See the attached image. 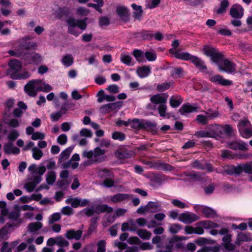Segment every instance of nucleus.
<instances>
[{
	"mask_svg": "<svg viewBox=\"0 0 252 252\" xmlns=\"http://www.w3.org/2000/svg\"><path fill=\"white\" fill-rule=\"evenodd\" d=\"M204 54L211 58V60L216 63L220 71L227 73H232L235 71L236 64L227 59H224L223 55L219 52L216 48L204 45L202 47Z\"/></svg>",
	"mask_w": 252,
	"mask_h": 252,
	"instance_id": "f257e3e1",
	"label": "nucleus"
},
{
	"mask_svg": "<svg viewBox=\"0 0 252 252\" xmlns=\"http://www.w3.org/2000/svg\"><path fill=\"white\" fill-rule=\"evenodd\" d=\"M87 18L82 20H75L73 18H68L66 22L68 25V32L75 36H78L79 33L74 29L75 27H78L82 30H85L87 28L86 21Z\"/></svg>",
	"mask_w": 252,
	"mask_h": 252,
	"instance_id": "f03ea898",
	"label": "nucleus"
},
{
	"mask_svg": "<svg viewBox=\"0 0 252 252\" xmlns=\"http://www.w3.org/2000/svg\"><path fill=\"white\" fill-rule=\"evenodd\" d=\"M41 84V80H32L24 87L25 92L30 96L35 97L38 91L37 88Z\"/></svg>",
	"mask_w": 252,
	"mask_h": 252,
	"instance_id": "7ed1b4c3",
	"label": "nucleus"
},
{
	"mask_svg": "<svg viewBox=\"0 0 252 252\" xmlns=\"http://www.w3.org/2000/svg\"><path fill=\"white\" fill-rule=\"evenodd\" d=\"M182 60L190 61L194 64L196 68L202 71L207 69V66L203 60L196 56L191 55L189 53H187L183 56Z\"/></svg>",
	"mask_w": 252,
	"mask_h": 252,
	"instance_id": "20e7f679",
	"label": "nucleus"
},
{
	"mask_svg": "<svg viewBox=\"0 0 252 252\" xmlns=\"http://www.w3.org/2000/svg\"><path fill=\"white\" fill-rule=\"evenodd\" d=\"M17 51L23 52L25 50L29 51L31 49H34L37 45L35 42L30 41L26 38L20 39L17 42Z\"/></svg>",
	"mask_w": 252,
	"mask_h": 252,
	"instance_id": "39448f33",
	"label": "nucleus"
},
{
	"mask_svg": "<svg viewBox=\"0 0 252 252\" xmlns=\"http://www.w3.org/2000/svg\"><path fill=\"white\" fill-rule=\"evenodd\" d=\"M9 68L6 70V74L10 76V78L14 75H17L18 72L22 69V64L20 61L17 60H12L8 63Z\"/></svg>",
	"mask_w": 252,
	"mask_h": 252,
	"instance_id": "423d86ee",
	"label": "nucleus"
},
{
	"mask_svg": "<svg viewBox=\"0 0 252 252\" xmlns=\"http://www.w3.org/2000/svg\"><path fill=\"white\" fill-rule=\"evenodd\" d=\"M146 165L150 168L157 170H163L164 171H171L174 169V167L170 164L162 162H153L147 161Z\"/></svg>",
	"mask_w": 252,
	"mask_h": 252,
	"instance_id": "0eeeda50",
	"label": "nucleus"
},
{
	"mask_svg": "<svg viewBox=\"0 0 252 252\" xmlns=\"http://www.w3.org/2000/svg\"><path fill=\"white\" fill-rule=\"evenodd\" d=\"M199 219V217L197 215L189 212L182 213L179 217L180 221L187 224L191 223Z\"/></svg>",
	"mask_w": 252,
	"mask_h": 252,
	"instance_id": "6e6552de",
	"label": "nucleus"
},
{
	"mask_svg": "<svg viewBox=\"0 0 252 252\" xmlns=\"http://www.w3.org/2000/svg\"><path fill=\"white\" fill-rule=\"evenodd\" d=\"M116 12L123 22L126 23L129 21V11L127 7L118 5L116 7Z\"/></svg>",
	"mask_w": 252,
	"mask_h": 252,
	"instance_id": "1a4fd4ad",
	"label": "nucleus"
},
{
	"mask_svg": "<svg viewBox=\"0 0 252 252\" xmlns=\"http://www.w3.org/2000/svg\"><path fill=\"white\" fill-rule=\"evenodd\" d=\"M141 129H144L151 132L153 134L157 133V124L155 122H151L145 120L141 119Z\"/></svg>",
	"mask_w": 252,
	"mask_h": 252,
	"instance_id": "9d476101",
	"label": "nucleus"
},
{
	"mask_svg": "<svg viewBox=\"0 0 252 252\" xmlns=\"http://www.w3.org/2000/svg\"><path fill=\"white\" fill-rule=\"evenodd\" d=\"M210 81L223 86H229L232 85V82L230 80L225 79L222 76L217 74L210 77Z\"/></svg>",
	"mask_w": 252,
	"mask_h": 252,
	"instance_id": "9b49d317",
	"label": "nucleus"
},
{
	"mask_svg": "<svg viewBox=\"0 0 252 252\" xmlns=\"http://www.w3.org/2000/svg\"><path fill=\"white\" fill-rule=\"evenodd\" d=\"M179 45V42L178 40H174L172 44L173 47L169 49V52L170 54H172L175 58L182 60L183 56L188 52H180L179 49H177Z\"/></svg>",
	"mask_w": 252,
	"mask_h": 252,
	"instance_id": "f8f14e48",
	"label": "nucleus"
},
{
	"mask_svg": "<svg viewBox=\"0 0 252 252\" xmlns=\"http://www.w3.org/2000/svg\"><path fill=\"white\" fill-rule=\"evenodd\" d=\"M24 56L25 61L29 64H38L42 61L41 55L38 53L26 54Z\"/></svg>",
	"mask_w": 252,
	"mask_h": 252,
	"instance_id": "ddd939ff",
	"label": "nucleus"
},
{
	"mask_svg": "<svg viewBox=\"0 0 252 252\" xmlns=\"http://www.w3.org/2000/svg\"><path fill=\"white\" fill-rule=\"evenodd\" d=\"M229 14L235 19H241L244 15V9L239 4H234L230 9Z\"/></svg>",
	"mask_w": 252,
	"mask_h": 252,
	"instance_id": "4468645a",
	"label": "nucleus"
},
{
	"mask_svg": "<svg viewBox=\"0 0 252 252\" xmlns=\"http://www.w3.org/2000/svg\"><path fill=\"white\" fill-rule=\"evenodd\" d=\"M154 36V34L151 31L142 30L134 33V37L141 38L144 40H151Z\"/></svg>",
	"mask_w": 252,
	"mask_h": 252,
	"instance_id": "2eb2a0df",
	"label": "nucleus"
},
{
	"mask_svg": "<svg viewBox=\"0 0 252 252\" xmlns=\"http://www.w3.org/2000/svg\"><path fill=\"white\" fill-rule=\"evenodd\" d=\"M185 176L189 178L190 181H197V182H204L206 180L204 177V173L195 172L189 173L187 172H184Z\"/></svg>",
	"mask_w": 252,
	"mask_h": 252,
	"instance_id": "dca6fc26",
	"label": "nucleus"
},
{
	"mask_svg": "<svg viewBox=\"0 0 252 252\" xmlns=\"http://www.w3.org/2000/svg\"><path fill=\"white\" fill-rule=\"evenodd\" d=\"M228 147L233 150H240L241 151H246L248 150L247 144L244 142H239L236 141H233L227 143Z\"/></svg>",
	"mask_w": 252,
	"mask_h": 252,
	"instance_id": "f3484780",
	"label": "nucleus"
},
{
	"mask_svg": "<svg viewBox=\"0 0 252 252\" xmlns=\"http://www.w3.org/2000/svg\"><path fill=\"white\" fill-rule=\"evenodd\" d=\"M3 150L4 153L6 155H10L12 154L17 155L19 154L20 151L19 148L14 146L13 143L9 142L4 144L3 147Z\"/></svg>",
	"mask_w": 252,
	"mask_h": 252,
	"instance_id": "a211bd4d",
	"label": "nucleus"
},
{
	"mask_svg": "<svg viewBox=\"0 0 252 252\" xmlns=\"http://www.w3.org/2000/svg\"><path fill=\"white\" fill-rule=\"evenodd\" d=\"M82 233L83 231L81 230L75 231L72 229L66 232L65 237L69 240L74 239L76 240H78L81 238Z\"/></svg>",
	"mask_w": 252,
	"mask_h": 252,
	"instance_id": "6ab92c4d",
	"label": "nucleus"
},
{
	"mask_svg": "<svg viewBox=\"0 0 252 252\" xmlns=\"http://www.w3.org/2000/svg\"><path fill=\"white\" fill-rule=\"evenodd\" d=\"M236 171L239 174L243 172L249 174H252V161L246 164H241L237 165Z\"/></svg>",
	"mask_w": 252,
	"mask_h": 252,
	"instance_id": "aec40b11",
	"label": "nucleus"
},
{
	"mask_svg": "<svg viewBox=\"0 0 252 252\" xmlns=\"http://www.w3.org/2000/svg\"><path fill=\"white\" fill-rule=\"evenodd\" d=\"M116 157L120 159H126L130 158V153L125 148H121L117 149L115 152Z\"/></svg>",
	"mask_w": 252,
	"mask_h": 252,
	"instance_id": "412c9836",
	"label": "nucleus"
},
{
	"mask_svg": "<svg viewBox=\"0 0 252 252\" xmlns=\"http://www.w3.org/2000/svg\"><path fill=\"white\" fill-rule=\"evenodd\" d=\"M95 211L96 214H99L104 212L111 213L113 211V209L106 204H98L96 205Z\"/></svg>",
	"mask_w": 252,
	"mask_h": 252,
	"instance_id": "4be33fe9",
	"label": "nucleus"
},
{
	"mask_svg": "<svg viewBox=\"0 0 252 252\" xmlns=\"http://www.w3.org/2000/svg\"><path fill=\"white\" fill-rule=\"evenodd\" d=\"M131 6L134 10V12L133 13V16L134 19L140 20L143 12L142 7L140 5L136 4L135 3H132Z\"/></svg>",
	"mask_w": 252,
	"mask_h": 252,
	"instance_id": "5701e85b",
	"label": "nucleus"
},
{
	"mask_svg": "<svg viewBox=\"0 0 252 252\" xmlns=\"http://www.w3.org/2000/svg\"><path fill=\"white\" fill-rule=\"evenodd\" d=\"M73 148V146L69 147L66 148L61 153L59 158V161L60 163L62 162L63 161L69 158Z\"/></svg>",
	"mask_w": 252,
	"mask_h": 252,
	"instance_id": "b1692460",
	"label": "nucleus"
},
{
	"mask_svg": "<svg viewBox=\"0 0 252 252\" xmlns=\"http://www.w3.org/2000/svg\"><path fill=\"white\" fill-rule=\"evenodd\" d=\"M131 196L132 195L129 194L117 193L113 195L111 200L113 202L117 203L126 200Z\"/></svg>",
	"mask_w": 252,
	"mask_h": 252,
	"instance_id": "393cba45",
	"label": "nucleus"
},
{
	"mask_svg": "<svg viewBox=\"0 0 252 252\" xmlns=\"http://www.w3.org/2000/svg\"><path fill=\"white\" fill-rule=\"evenodd\" d=\"M151 72L150 68L147 66H143L137 69V73L141 78L148 76Z\"/></svg>",
	"mask_w": 252,
	"mask_h": 252,
	"instance_id": "a878e982",
	"label": "nucleus"
},
{
	"mask_svg": "<svg viewBox=\"0 0 252 252\" xmlns=\"http://www.w3.org/2000/svg\"><path fill=\"white\" fill-rule=\"evenodd\" d=\"M151 101L156 104H159L165 103L166 102V98L161 96L160 94H155L150 98Z\"/></svg>",
	"mask_w": 252,
	"mask_h": 252,
	"instance_id": "bb28decb",
	"label": "nucleus"
},
{
	"mask_svg": "<svg viewBox=\"0 0 252 252\" xmlns=\"http://www.w3.org/2000/svg\"><path fill=\"white\" fill-rule=\"evenodd\" d=\"M115 104L108 103L101 106L99 108V112L102 114L109 113L115 110Z\"/></svg>",
	"mask_w": 252,
	"mask_h": 252,
	"instance_id": "cd10ccee",
	"label": "nucleus"
},
{
	"mask_svg": "<svg viewBox=\"0 0 252 252\" xmlns=\"http://www.w3.org/2000/svg\"><path fill=\"white\" fill-rule=\"evenodd\" d=\"M202 213L207 218H214L217 216L216 212L212 208L208 207H204L202 210Z\"/></svg>",
	"mask_w": 252,
	"mask_h": 252,
	"instance_id": "c85d7f7f",
	"label": "nucleus"
},
{
	"mask_svg": "<svg viewBox=\"0 0 252 252\" xmlns=\"http://www.w3.org/2000/svg\"><path fill=\"white\" fill-rule=\"evenodd\" d=\"M195 110V108L190 104H184L179 109V111L181 115L186 113H190Z\"/></svg>",
	"mask_w": 252,
	"mask_h": 252,
	"instance_id": "c756f323",
	"label": "nucleus"
},
{
	"mask_svg": "<svg viewBox=\"0 0 252 252\" xmlns=\"http://www.w3.org/2000/svg\"><path fill=\"white\" fill-rule=\"evenodd\" d=\"M241 135L245 138H249L252 136V126L251 125L249 127H245L243 129H240L239 130Z\"/></svg>",
	"mask_w": 252,
	"mask_h": 252,
	"instance_id": "7c9ffc66",
	"label": "nucleus"
},
{
	"mask_svg": "<svg viewBox=\"0 0 252 252\" xmlns=\"http://www.w3.org/2000/svg\"><path fill=\"white\" fill-rule=\"evenodd\" d=\"M229 5V2L228 0H221L220 8L217 10V13L218 14L224 13Z\"/></svg>",
	"mask_w": 252,
	"mask_h": 252,
	"instance_id": "2f4dec72",
	"label": "nucleus"
},
{
	"mask_svg": "<svg viewBox=\"0 0 252 252\" xmlns=\"http://www.w3.org/2000/svg\"><path fill=\"white\" fill-rule=\"evenodd\" d=\"M42 223L40 222H32L29 224L28 229L31 232H35L42 227Z\"/></svg>",
	"mask_w": 252,
	"mask_h": 252,
	"instance_id": "473e14b6",
	"label": "nucleus"
},
{
	"mask_svg": "<svg viewBox=\"0 0 252 252\" xmlns=\"http://www.w3.org/2000/svg\"><path fill=\"white\" fill-rule=\"evenodd\" d=\"M165 176L158 174H154L151 178L152 182L161 185L163 182L165 181Z\"/></svg>",
	"mask_w": 252,
	"mask_h": 252,
	"instance_id": "72a5a7b5",
	"label": "nucleus"
},
{
	"mask_svg": "<svg viewBox=\"0 0 252 252\" xmlns=\"http://www.w3.org/2000/svg\"><path fill=\"white\" fill-rule=\"evenodd\" d=\"M183 226L179 223L171 224L169 226L168 231L171 234L177 233L182 229Z\"/></svg>",
	"mask_w": 252,
	"mask_h": 252,
	"instance_id": "f704fd0d",
	"label": "nucleus"
},
{
	"mask_svg": "<svg viewBox=\"0 0 252 252\" xmlns=\"http://www.w3.org/2000/svg\"><path fill=\"white\" fill-rule=\"evenodd\" d=\"M137 234L141 238L145 240L150 239L151 236V233L145 229L139 230Z\"/></svg>",
	"mask_w": 252,
	"mask_h": 252,
	"instance_id": "c9c22d12",
	"label": "nucleus"
},
{
	"mask_svg": "<svg viewBox=\"0 0 252 252\" xmlns=\"http://www.w3.org/2000/svg\"><path fill=\"white\" fill-rule=\"evenodd\" d=\"M56 175L54 171L49 172L47 175L46 182L48 185H53L56 181Z\"/></svg>",
	"mask_w": 252,
	"mask_h": 252,
	"instance_id": "e433bc0d",
	"label": "nucleus"
},
{
	"mask_svg": "<svg viewBox=\"0 0 252 252\" xmlns=\"http://www.w3.org/2000/svg\"><path fill=\"white\" fill-rule=\"evenodd\" d=\"M249 238L246 234L240 232L238 233L237 235L235 244L237 245H240L241 243V242H247L249 241Z\"/></svg>",
	"mask_w": 252,
	"mask_h": 252,
	"instance_id": "4c0bfd02",
	"label": "nucleus"
},
{
	"mask_svg": "<svg viewBox=\"0 0 252 252\" xmlns=\"http://www.w3.org/2000/svg\"><path fill=\"white\" fill-rule=\"evenodd\" d=\"M13 224L7 223L1 229H0V241L3 239L4 236L7 234L8 229L12 227Z\"/></svg>",
	"mask_w": 252,
	"mask_h": 252,
	"instance_id": "58836bf2",
	"label": "nucleus"
},
{
	"mask_svg": "<svg viewBox=\"0 0 252 252\" xmlns=\"http://www.w3.org/2000/svg\"><path fill=\"white\" fill-rule=\"evenodd\" d=\"M32 151V157L36 160L40 159L43 156L42 151L36 147H33Z\"/></svg>",
	"mask_w": 252,
	"mask_h": 252,
	"instance_id": "ea45409f",
	"label": "nucleus"
},
{
	"mask_svg": "<svg viewBox=\"0 0 252 252\" xmlns=\"http://www.w3.org/2000/svg\"><path fill=\"white\" fill-rule=\"evenodd\" d=\"M147 207L148 209V211L151 212H156L158 211V208L159 207V205L158 202L150 201L148 203Z\"/></svg>",
	"mask_w": 252,
	"mask_h": 252,
	"instance_id": "a19ab883",
	"label": "nucleus"
},
{
	"mask_svg": "<svg viewBox=\"0 0 252 252\" xmlns=\"http://www.w3.org/2000/svg\"><path fill=\"white\" fill-rule=\"evenodd\" d=\"M132 58L129 55H126L125 53H122L121 54L120 60L124 64L130 66L132 65L131 63Z\"/></svg>",
	"mask_w": 252,
	"mask_h": 252,
	"instance_id": "79ce46f5",
	"label": "nucleus"
},
{
	"mask_svg": "<svg viewBox=\"0 0 252 252\" xmlns=\"http://www.w3.org/2000/svg\"><path fill=\"white\" fill-rule=\"evenodd\" d=\"M52 90V87L45 82L42 83L41 80V84L39 85V87L37 88V90L39 92H49Z\"/></svg>",
	"mask_w": 252,
	"mask_h": 252,
	"instance_id": "37998d69",
	"label": "nucleus"
},
{
	"mask_svg": "<svg viewBox=\"0 0 252 252\" xmlns=\"http://www.w3.org/2000/svg\"><path fill=\"white\" fill-rule=\"evenodd\" d=\"M19 136V132L16 129H13L8 134L7 138L9 142L13 143Z\"/></svg>",
	"mask_w": 252,
	"mask_h": 252,
	"instance_id": "c03bdc74",
	"label": "nucleus"
},
{
	"mask_svg": "<svg viewBox=\"0 0 252 252\" xmlns=\"http://www.w3.org/2000/svg\"><path fill=\"white\" fill-rule=\"evenodd\" d=\"M220 126L219 125H211L209 126V132L212 134L211 138H215L217 136V129L220 128Z\"/></svg>",
	"mask_w": 252,
	"mask_h": 252,
	"instance_id": "a18cd8bd",
	"label": "nucleus"
},
{
	"mask_svg": "<svg viewBox=\"0 0 252 252\" xmlns=\"http://www.w3.org/2000/svg\"><path fill=\"white\" fill-rule=\"evenodd\" d=\"M56 238L57 239V245L58 246L63 247L69 246L68 241L65 240L62 236L56 237Z\"/></svg>",
	"mask_w": 252,
	"mask_h": 252,
	"instance_id": "49530a36",
	"label": "nucleus"
},
{
	"mask_svg": "<svg viewBox=\"0 0 252 252\" xmlns=\"http://www.w3.org/2000/svg\"><path fill=\"white\" fill-rule=\"evenodd\" d=\"M112 138L114 140H118L120 141H122L125 139L126 135L122 132L116 131L112 133Z\"/></svg>",
	"mask_w": 252,
	"mask_h": 252,
	"instance_id": "de8ad7c7",
	"label": "nucleus"
},
{
	"mask_svg": "<svg viewBox=\"0 0 252 252\" xmlns=\"http://www.w3.org/2000/svg\"><path fill=\"white\" fill-rule=\"evenodd\" d=\"M195 135L198 138L209 137L212 136V134L209 132V131L205 130H199L196 131Z\"/></svg>",
	"mask_w": 252,
	"mask_h": 252,
	"instance_id": "09e8293b",
	"label": "nucleus"
},
{
	"mask_svg": "<svg viewBox=\"0 0 252 252\" xmlns=\"http://www.w3.org/2000/svg\"><path fill=\"white\" fill-rule=\"evenodd\" d=\"M172 204L175 207L181 208L184 209L188 207V205H187L184 202L180 201L179 199H173L171 202Z\"/></svg>",
	"mask_w": 252,
	"mask_h": 252,
	"instance_id": "8fccbe9b",
	"label": "nucleus"
},
{
	"mask_svg": "<svg viewBox=\"0 0 252 252\" xmlns=\"http://www.w3.org/2000/svg\"><path fill=\"white\" fill-rule=\"evenodd\" d=\"M196 120L198 123L205 126L207 124L209 118L207 115L205 116L200 114L196 116Z\"/></svg>",
	"mask_w": 252,
	"mask_h": 252,
	"instance_id": "3c124183",
	"label": "nucleus"
},
{
	"mask_svg": "<svg viewBox=\"0 0 252 252\" xmlns=\"http://www.w3.org/2000/svg\"><path fill=\"white\" fill-rule=\"evenodd\" d=\"M223 131L227 136L231 137L233 135L234 129L231 125L227 124L223 126Z\"/></svg>",
	"mask_w": 252,
	"mask_h": 252,
	"instance_id": "603ef678",
	"label": "nucleus"
},
{
	"mask_svg": "<svg viewBox=\"0 0 252 252\" xmlns=\"http://www.w3.org/2000/svg\"><path fill=\"white\" fill-rule=\"evenodd\" d=\"M101 178H110L114 177L113 173L107 169H103L100 172Z\"/></svg>",
	"mask_w": 252,
	"mask_h": 252,
	"instance_id": "864d4df0",
	"label": "nucleus"
},
{
	"mask_svg": "<svg viewBox=\"0 0 252 252\" xmlns=\"http://www.w3.org/2000/svg\"><path fill=\"white\" fill-rule=\"evenodd\" d=\"M129 125L133 128L140 129L141 127V120L134 119L133 120H130Z\"/></svg>",
	"mask_w": 252,
	"mask_h": 252,
	"instance_id": "5fc2aeb1",
	"label": "nucleus"
},
{
	"mask_svg": "<svg viewBox=\"0 0 252 252\" xmlns=\"http://www.w3.org/2000/svg\"><path fill=\"white\" fill-rule=\"evenodd\" d=\"M99 25L100 27L107 26L110 25V19L106 16H101L99 18Z\"/></svg>",
	"mask_w": 252,
	"mask_h": 252,
	"instance_id": "6e6d98bb",
	"label": "nucleus"
},
{
	"mask_svg": "<svg viewBox=\"0 0 252 252\" xmlns=\"http://www.w3.org/2000/svg\"><path fill=\"white\" fill-rule=\"evenodd\" d=\"M251 125L250 122L249 121V120L245 118L243 120H241L239 121L238 124V128L239 130H240V129H243L245 128V126H248Z\"/></svg>",
	"mask_w": 252,
	"mask_h": 252,
	"instance_id": "4d7b16f0",
	"label": "nucleus"
},
{
	"mask_svg": "<svg viewBox=\"0 0 252 252\" xmlns=\"http://www.w3.org/2000/svg\"><path fill=\"white\" fill-rule=\"evenodd\" d=\"M73 59L70 55H65L62 59V62L66 66H70L73 63Z\"/></svg>",
	"mask_w": 252,
	"mask_h": 252,
	"instance_id": "13d9d810",
	"label": "nucleus"
},
{
	"mask_svg": "<svg viewBox=\"0 0 252 252\" xmlns=\"http://www.w3.org/2000/svg\"><path fill=\"white\" fill-rule=\"evenodd\" d=\"M145 57L146 59L150 62H153L156 60L157 55L155 53L150 51H146L145 53Z\"/></svg>",
	"mask_w": 252,
	"mask_h": 252,
	"instance_id": "bf43d9fd",
	"label": "nucleus"
},
{
	"mask_svg": "<svg viewBox=\"0 0 252 252\" xmlns=\"http://www.w3.org/2000/svg\"><path fill=\"white\" fill-rule=\"evenodd\" d=\"M182 100H177L174 98V96H172L170 98V105L173 108H177L179 107L182 103Z\"/></svg>",
	"mask_w": 252,
	"mask_h": 252,
	"instance_id": "052dcab7",
	"label": "nucleus"
},
{
	"mask_svg": "<svg viewBox=\"0 0 252 252\" xmlns=\"http://www.w3.org/2000/svg\"><path fill=\"white\" fill-rule=\"evenodd\" d=\"M94 2H96L97 4L93 3H89L87 5L88 7H91L94 8L95 10L98 8V7H102L104 4L103 0H93Z\"/></svg>",
	"mask_w": 252,
	"mask_h": 252,
	"instance_id": "680f3d73",
	"label": "nucleus"
},
{
	"mask_svg": "<svg viewBox=\"0 0 252 252\" xmlns=\"http://www.w3.org/2000/svg\"><path fill=\"white\" fill-rule=\"evenodd\" d=\"M116 97L115 96L106 94V95L104 96L103 97H98L97 101L99 103H101L104 100H106L107 101H114Z\"/></svg>",
	"mask_w": 252,
	"mask_h": 252,
	"instance_id": "e2e57ef3",
	"label": "nucleus"
},
{
	"mask_svg": "<svg viewBox=\"0 0 252 252\" xmlns=\"http://www.w3.org/2000/svg\"><path fill=\"white\" fill-rule=\"evenodd\" d=\"M61 219V215L59 213H54L49 218V224H53L55 222Z\"/></svg>",
	"mask_w": 252,
	"mask_h": 252,
	"instance_id": "0e129e2a",
	"label": "nucleus"
},
{
	"mask_svg": "<svg viewBox=\"0 0 252 252\" xmlns=\"http://www.w3.org/2000/svg\"><path fill=\"white\" fill-rule=\"evenodd\" d=\"M237 166H232L230 167L227 168L224 170V172L227 175H233L234 174L240 175L239 173L236 171Z\"/></svg>",
	"mask_w": 252,
	"mask_h": 252,
	"instance_id": "69168bd1",
	"label": "nucleus"
},
{
	"mask_svg": "<svg viewBox=\"0 0 252 252\" xmlns=\"http://www.w3.org/2000/svg\"><path fill=\"white\" fill-rule=\"evenodd\" d=\"M9 244L7 242H3L2 244V246L0 249V252H12L13 248L10 246L8 248L7 250H5V249H7L8 247Z\"/></svg>",
	"mask_w": 252,
	"mask_h": 252,
	"instance_id": "338daca9",
	"label": "nucleus"
},
{
	"mask_svg": "<svg viewBox=\"0 0 252 252\" xmlns=\"http://www.w3.org/2000/svg\"><path fill=\"white\" fill-rule=\"evenodd\" d=\"M106 242L104 240H100L97 243V252H105Z\"/></svg>",
	"mask_w": 252,
	"mask_h": 252,
	"instance_id": "774afa93",
	"label": "nucleus"
}]
</instances>
